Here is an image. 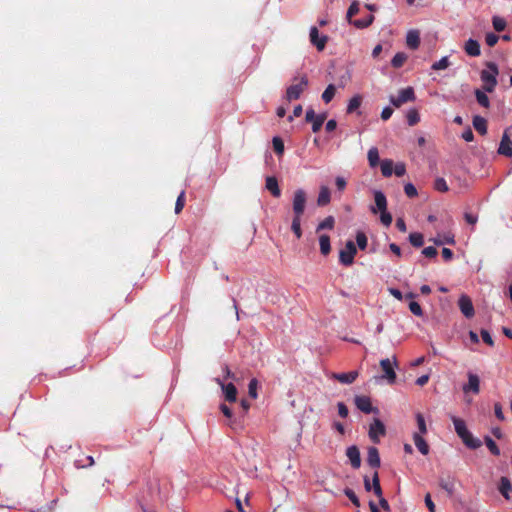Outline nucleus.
<instances>
[{
  "label": "nucleus",
  "instance_id": "nucleus-27",
  "mask_svg": "<svg viewBox=\"0 0 512 512\" xmlns=\"http://www.w3.org/2000/svg\"><path fill=\"white\" fill-rule=\"evenodd\" d=\"M472 123L478 133L481 135H485L487 133V121L484 117L476 115L473 117Z\"/></svg>",
  "mask_w": 512,
  "mask_h": 512
},
{
  "label": "nucleus",
  "instance_id": "nucleus-41",
  "mask_svg": "<svg viewBox=\"0 0 512 512\" xmlns=\"http://www.w3.org/2000/svg\"><path fill=\"white\" fill-rule=\"evenodd\" d=\"M484 441H485L487 448L493 455H495V456L500 455V450H499L498 446L496 445L495 441L491 437L485 436Z\"/></svg>",
  "mask_w": 512,
  "mask_h": 512
},
{
  "label": "nucleus",
  "instance_id": "nucleus-44",
  "mask_svg": "<svg viewBox=\"0 0 512 512\" xmlns=\"http://www.w3.org/2000/svg\"><path fill=\"white\" fill-rule=\"evenodd\" d=\"M358 12H359V3H358V1L355 0L351 3L350 7L348 8L347 14H346V18L350 24H351V22L354 21V20H352V17L354 15H356Z\"/></svg>",
  "mask_w": 512,
  "mask_h": 512
},
{
  "label": "nucleus",
  "instance_id": "nucleus-4",
  "mask_svg": "<svg viewBox=\"0 0 512 512\" xmlns=\"http://www.w3.org/2000/svg\"><path fill=\"white\" fill-rule=\"evenodd\" d=\"M357 254V247L352 240H348L345 248L339 252V262L344 266H351L354 263V257Z\"/></svg>",
  "mask_w": 512,
  "mask_h": 512
},
{
  "label": "nucleus",
  "instance_id": "nucleus-30",
  "mask_svg": "<svg viewBox=\"0 0 512 512\" xmlns=\"http://www.w3.org/2000/svg\"><path fill=\"white\" fill-rule=\"evenodd\" d=\"M319 245L321 253L326 256L331 251L330 237L326 234H322L319 237Z\"/></svg>",
  "mask_w": 512,
  "mask_h": 512
},
{
  "label": "nucleus",
  "instance_id": "nucleus-53",
  "mask_svg": "<svg viewBox=\"0 0 512 512\" xmlns=\"http://www.w3.org/2000/svg\"><path fill=\"white\" fill-rule=\"evenodd\" d=\"M409 309H410L411 313H413L415 316H419V317L423 316V310L418 302L411 301L409 303Z\"/></svg>",
  "mask_w": 512,
  "mask_h": 512
},
{
  "label": "nucleus",
  "instance_id": "nucleus-45",
  "mask_svg": "<svg viewBox=\"0 0 512 512\" xmlns=\"http://www.w3.org/2000/svg\"><path fill=\"white\" fill-rule=\"evenodd\" d=\"M492 24H493V28L497 32H502L506 28V21L503 18L499 17V16H494L493 17Z\"/></svg>",
  "mask_w": 512,
  "mask_h": 512
},
{
  "label": "nucleus",
  "instance_id": "nucleus-3",
  "mask_svg": "<svg viewBox=\"0 0 512 512\" xmlns=\"http://www.w3.org/2000/svg\"><path fill=\"white\" fill-rule=\"evenodd\" d=\"M307 202V193L302 188L295 190L292 201V209L294 216H301L304 214Z\"/></svg>",
  "mask_w": 512,
  "mask_h": 512
},
{
  "label": "nucleus",
  "instance_id": "nucleus-1",
  "mask_svg": "<svg viewBox=\"0 0 512 512\" xmlns=\"http://www.w3.org/2000/svg\"><path fill=\"white\" fill-rule=\"evenodd\" d=\"M452 421L457 435L468 448L477 449L482 445V442L478 438H474L472 433L467 429L464 420L453 416Z\"/></svg>",
  "mask_w": 512,
  "mask_h": 512
},
{
  "label": "nucleus",
  "instance_id": "nucleus-52",
  "mask_svg": "<svg viewBox=\"0 0 512 512\" xmlns=\"http://www.w3.org/2000/svg\"><path fill=\"white\" fill-rule=\"evenodd\" d=\"M344 494L350 499V501L356 506V507H359L360 506V501H359V498L357 497V495L355 494V492L350 489V488H346L344 490Z\"/></svg>",
  "mask_w": 512,
  "mask_h": 512
},
{
  "label": "nucleus",
  "instance_id": "nucleus-6",
  "mask_svg": "<svg viewBox=\"0 0 512 512\" xmlns=\"http://www.w3.org/2000/svg\"><path fill=\"white\" fill-rule=\"evenodd\" d=\"M380 366L384 372L382 378L386 379L388 383L393 384L396 381V373L394 371V366L397 367V359L394 356L393 362L389 358L382 359L380 361Z\"/></svg>",
  "mask_w": 512,
  "mask_h": 512
},
{
  "label": "nucleus",
  "instance_id": "nucleus-64",
  "mask_svg": "<svg viewBox=\"0 0 512 512\" xmlns=\"http://www.w3.org/2000/svg\"><path fill=\"white\" fill-rule=\"evenodd\" d=\"M393 114V109L389 106L383 108L382 112H381V118L382 120L386 121L388 120Z\"/></svg>",
  "mask_w": 512,
  "mask_h": 512
},
{
  "label": "nucleus",
  "instance_id": "nucleus-31",
  "mask_svg": "<svg viewBox=\"0 0 512 512\" xmlns=\"http://www.w3.org/2000/svg\"><path fill=\"white\" fill-rule=\"evenodd\" d=\"M374 21L373 15H368L366 18L363 19H357L351 22V24L356 27L357 29H364L369 27Z\"/></svg>",
  "mask_w": 512,
  "mask_h": 512
},
{
  "label": "nucleus",
  "instance_id": "nucleus-61",
  "mask_svg": "<svg viewBox=\"0 0 512 512\" xmlns=\"http://www.w3.org/2000/svg\"><path fill=\"white\" fill-rule=\"evenodd\" d=\"M424 500H425V504H426L427 508L429 509V511L430 512H436L435 504L432 501L431 495L429 493H427L425 495V499Z\"/></svg>",
  "mask_w": 512,
  "mask_h": 512
},
{
  "label": "nucleus",
  "instance_id": "nucleus-51",
  "mask_svg": "<svg viewBox=\"0 0 512 512\" xmlns=\"http://www.w3.org/2000/svg\"><path fill=\"white\" fill-rule=\"evenodd\" d=\"M274 151L281 155L284 152V143L281 138L274 137L272 140Z\"/></svg>",
  "mask_w": 512,
  "mask_h": 512
},
{
  "label": "nucleus",
  "instance_id": "nucleus-14",
  "mask_svg": "<svg viewBox=\"0 0 512 512\" xmlns=\"http://www.w3.org/2000/svg\"><path fill=\"white\" fill-rule=\"evenodd\" d=\"M467 377L468 382L463 385L464 393L472 392L474 394H478L480 391V379L478 375L468 372Z\"/></svg>",
  "mask_w": 512,
  "mask_h": 512
},
{
  "label": "nucleus",
  "instance_id": "nucleus-35",
  "mask_svg": "<svg viewBox=\"0 0 512 512\" xmlns=\"http://www.w3.org/2000/svg\"><path fill=\"white\" fill-rule=\"evenodd\" d=\"M406 60H407V55L404 52H398L392 58L391 65L394 68H400L403 66V64L405 63Z\"/></svg>",
  "mask_w": 512,
  "mask_h": 512
},
{
  "label": "nucleus",
  "instance_id": "nucleus-21",
  "mask_svg": "<svg viewBox=\"0 0 512 512\" xmlns=\"http://www.w3.org/2000/svg\"><path fill=\"white\" fill-rule=\"evenodd\" d=\"M367 463L372 468H378L380 466L379 451L376 447H369L367 452Z\"/></svg>",
  "mask_w": 512,
  "mask_h": 512
},
{
  "label": "nucleus",
  "instance_id": "nucleus-54",
  "mask_svg": "<svg viewBox=\"0 0 512 512\" xmlns=\"http://www.w3.org/2000/svg\"><path fill=\"white\" fill-rule=\"evenodd\" d=\"M392 215L387 211H381L380 212V221L385 226H390L392 223Z\"/></svg>",
  "mask_w": 512,
  "mask_h": 512
},
{
  "label": "nucleus",
  "instance_id": "nucleus-56",
  "mask_svg": "<svg viewBox=\"0 0 512 512\" xmlns=\"http://www.w3.org/2000/svg\"><path fill=\"white\" fill-rule=\"evenodd\" d=\"M404 192L410 198L417 196V189L412 183L405 184Z\"/></svg>",
  "mask_w": 512,
  "mask_h": 512
},
{
  "label": "nucleus",
  "instance_id": "nucleus-60",
  "mask_svg": "<svg viewBox=\"0 0 512 512\" xmlns=\"http://www.w3.org/2000/svg\"><path fill=\"white\" fill-rule=\"evenodd\" d=\"M337 408H338V414L340 417L346 418L348 416V413H349L348 408L343 402H339L337 404Z\"/></svg>",
  "mask_w": 512,
  "mask_h": 512
},
{
  "label": "nucleus",
  "instance_id": "nucleus-17",
  "mask_svg": "<svg viewBox=\"0 0 512 512\" xmlns=\"http://www.w3.org/2000/svg\"><path fill=\"white\" fill-rule=\"evenodd\" d=\"M346 456L348 457L353 468L358 469L361 465V457L359 449L353 445L347 448Z\"/></svg>",
  "mask_w": 512,
  "mask_h": 512
},
{
  "label": "nucleus",
  "instance_id": "nucleus-5",
  "mask_svg": "<svg viewBox=\"0 0 512 512\" xmlns=\"http://www.w3.org/2000/svg\"><path fill=\"white\" fill-rule=\"evenodd\" d=\"M389 100L393 106L399 108L403 104L415 100L414 89L412 87L401 89L397 96H390Z\"/></svg>",
  "mask_w": 512,
  "mask_h": 512
},
{
  "label": "nucleus",
  "instance_id": "nucleus-24",
  "mask_svg": "<svg viewBox=\"0 0 512 512\" xmlns=\"http://www.w3.org/2000/svg\"><path fill=\"white\" fill-rule=\"evenodd\" d=\"M331 200V193L327 186H321L317 198V205L318 206H326L330 203Z\"/></svg>",
  "mask_w": 512,
  "mask_h": 512
},
{
  "label": "nucleus",
  "instance_id": "nucleus-9",
  "mask_svg": "<svg viewBox=\"0 0 512 512\" xmlns=\"http://www.w3.org/2000/svg\"><path fill=\"white\" fill-rule=\"evenodd\" d=\"M511 130H512V126L505 129V131L502 135L501 141H500L499 148H498V153L500 155H503L506 157L512 156V140L510 139V135H509V132Z\"/></svg>",
  "mask_w": 512,
  "mask_h": 512
},
{
  "label": "nucleus",
  "instance_id": "nucleus-2",
  "mask_svg": "<svg viewBox=\"0 0 512 512\" xmlns=\"http://www.w3.org/2000/svg\"><path fill=\"white\" fill-rule=\"evenodd\" d=\"M487 69H484L480 73V79L483 82L482 88L489 93H492L497 86V76L499 70L494 62H488L486 64Z\"/></svg>",
  "mask_w": 512,
  "mask_h": 512
},
{
  "label": "nucleus",
  "instance_id": "nucleus-15",
  "mask_svg": "<svg viewBox=\"0 0 512 512\" xmlns=\"http://www.w3.org/2000/svg\"><path fill=\"white\" fill-rule=\"evenodd\" d=\"M215 381L221 386L225 399L229 402H235L237 398V389L233 383L225 384L220 378Z\"/></svg>",
  "mask_w": 512,
  "mask_h": 512
},
{
  "label": "nucleus",
  "instance_id": "nucleus-46",
  "mask_svg": "<svg viewBox=\"0 0 512 512\" xmlns=\"http://www.w3.org/2000/svg\"><path fill=\"white\" fill-rule=\"evenodd\" d=\"M416 422H417L418 431H419L418 433L421 435L426 434L427 433L426 422H425L424 416L421 413L416 414Z\"/></svg>",
  "mask_w": 512,
  "mask_h": 512
},
{
  "label": "nucleus",
  "instance_id": "nucleus-63",
  "mask_svg": "<svg viewBox=\"0 0 512 512\" xmlns=\"http://www.w3.org/2000/svg\"><path fill=\"white\" fill-rule=\"evenodd\" d=\"M464 218H465V221L468 223V224H471V225H475L478 221V216L477 215H474V214H471V213H468L466 212L464 214Z\"/></svg>",
  "mask_w": 512,
  "mask_h": 512
},
{
  "label": "nucleus",
  "instance_id": "nucleus-7",
  "mask_svg": "<svg viewBox=\"0 0 512 512\" xmlns=\"http://www.w3.org/2000/svg\"><path fill=\"white\" fill-rule=\"evenodd\" d=\"M308 86V79L303 76L299 83L291 85L286 90V97L289 101L297 100L300 98L304 89Z\"/></svg>",
  "mask_w": 512,
  "mask_h": 512
},
{
  "label": "nucleus",
  "instance_id": "nucleus-49",
  "mask_svg": "<svg viewBox=\"0 0 512 512\" xmlns=\"http://www.w3.org/2000/svg\"><path fill=\"white\" fill-rule=\"evenodd\" d=\"M257 387H258L257 379H255V378L251 379L248 384V393H249V396L253 399L257 398Z\"/></svg>",
  "mask_w": 512,
  "mask_h": 512
},
{
  "label": "nucleus",
  "instance_id": "nucleus-18",
  "mask_svg": "<svg viewBox=\"0 0 512 512\" xmlns=\"http://www.w3.org/2000/svg\"><path fill=\"white\" fill-rule=\"evenodd\" d=\"M333 379L338 380L342 384H351L358 377V371H350L347 373H333L331 376Z\"/></svg>",
  "mask_w": 512,
  "mask_h": 512
},
{
  "label": "nucleus",
  "instance_id": "nucleus-28",
  "mask_svg": "<svg viewBox=\"0 0 512 512\" xmlns=\"http://www.w3.org/2000/svg\"><path fill=\"white\" fill-rule=\"evenodd\" d=\"M499 492L502 494V496L505 499H510V492L512 490V485L510 480L507 477H501L500 483H499Z\"/></svg>",
  "mask_w": 512,
  "mask_h": 512
},
{
  "label": "nucleus",
  "instance_id": "nucleus-38",
  "mask_svg": "<svg viewBox=\"0 0 512 512\" xmlns=\"http://www.w3.org/2000/svg\"><path fill=\"white\" fill-rule=\"evenodd\" d=\"M335 93H336V87L333 84H329L326 87V89L324 90V92L322 93V100L325 103H329L335 96Z\"/></svg>",
  "mask_w": 512,
  "mask_h": 512
},
{
  "label": "nucleus",
  "instance_id": "nucleus-50",
  "mask_svg": "<svg viewBox=\"0 0 512 512\" xmlns=\"http://www.w3.org/2000/svg\"><path fill=\"white\" fill-rule=\"evenodd\" d=\"M434 188L440 192H447L449 190L448 185L444 178H437L434 183Z\"/></svg>",
  "mask_w": 512,
  "mask_h": 512
},
{
  "label": "nucleus",
  "instance_id": "nucleus-40",
  "mask_svg": "<svg viewBox=\"0 0 512 512\" xmlns=\"http://www.w3.org/2000/svg\"><path fill=\"white\" fill-rule=\"evenodd\" d=\"M409 242L414 247H421L424 244V238L421 233L414 232L409 235Z\"/></svg>",
  "mask_w": 512,
  "mask_h": 512
},
{
  "label": "nucleus",
  "instance_id": "nucleus-29",
  "mask_svg": "<svg viewBox=\"0 0 512 512\" xmlns=\"http://www.w3.org/2000/svg\"><path fill=\"white\" fill-rule=\"evenodd\" d=\"M474 93H475L476 100L480 106H482L484 108L490 107V100L486 94L487 92L483 88L476 89Z\"/></svg>",
  "mask_w": 512,
  "mask_h": 512
},
{
  "label": "nucleus",
  "instance_id": "nucleus-19",
  "mask_svg": "<svg viewBox=\"0 0 512 512\" xmlns=\"http://www.w3.org/2000/svg\"><path fill=\"white\" fill-rule=\"evenodd\" d=\"M464 50L469 56L472 57H477L481 53L479 42L472 38L465 42Z\"/></svg>",
  "mask_w": 512,
  "mask_h": 512
},
{
  "label": "nucleus",
  "instance_id": "nucleus-43",
  "mask_svg": "<svg viewBox=\"0 0 512 512\" xmlns=\"http://www.w3.org/2000/svg\"><path fill=\"white\" fill-rule=\"evenodd\" d=\"M371 490H373V492L375 493V495L377 497H381L382 496V489H381V486H380L379 476H378L377 472H375L374 475H373Z\"/></svg>",
  "mask_w": 512,
  "mask_h": 512
},
{
  "label": "nucleus",
  "instance_id": "nucleus-57",
  "mask_svg": "<svg viewBox=\"0 0 512 512\" xmlns=\"http://www.w3.org/2000/svg\"><path fill=\"white\" fill-rule=\"evenodd\" d=\"M422 254L427 258H435L437 256V250L433 246H428L422 250Z\"/></svg>",
  "mask_w": 512,
  "mask_h": 512
},
{
  "label": "nucleus",
  "instance_id": "nucleus-16",
  "mask_svg": "<svg viewBox=\"0 0 512 512\" xmlns=\"http://www.w3.org/2000/svg\"><path fill=\"white\" fill-rule=\"evenodd\" d=\"M374 201H375V206L371 207V212L373 214H377L378 212L387 210V199H386L385 194L382 191H380V190L374 191Z\"/></svg>",
  "mask_w": 512,
  "mask_h": 512
},
{
  "label": "nucleus",
  "instance_id": "nucleus-12",
  "mask_svg": "<svg viewBox=\"0 0 512 512\" xmlns=\"http://www.w3.org/2000/svg\"><path fill=\"white\" fill-rule=\"evenodd\" d=\"M309 38L311 44L314 45L318 51L324 50L328 38L325 35L320 36L317 27L312 26L310 28Z\"/></svg>",
  "mask_w": 512,
  "mask_h": 512
},
{
  "label": "nucleus",
  "instance_id": "nucleus-33",
  "mask_svg": "<svg viewBox=\"0 0 512 512\" xmlns=\"http://www.w3.org/2000/svg\"><path fill=\"white\" fill-rule=\"evenodd\" d=\"M291 230L295 234L297 239H300L302 237L301 216H293Z\"/></svg>",
  "mask_w": 512,
  "mask_h": 512
},
{
  "label": "nucleus",
  "instance_id": "nucleus-42",
  "mask_svg": "<svg viewBox=\"0 0 512 512\" xmlns=\"http://www.w3.org/2000/svg\"><path fill=\"white\" fill-rule=\"evenodd\" d=\"M356 243L359 249L365 250L368 245V239L364 232L358 231L356 234Z\"/></svg>",
  "mask_w": 512,
  "mask_h": 512
},
{
  "label": "nucleus",
  "instance_id": "nucleus-55",
  "mask_svg": "<svg viewBox=\"0 0 512 512\" xmlns=\"http://www.w3.org/2000/svg\"><path fill=\"white\" fill-rule=\"evenodd\" d=\"M498 40H499L498 35H496L495 33H492V32L487 33L485 36L486 44L489 47L495 46L497 44Z\"/></svg>",
  "mask_w": 512,
  "mask_h": 512
},
{
  "label": "nucleus",
  "instance_id": "nucleus-23",
  "mask_svg": "<svg viewBox=\"0 0 512 512\" xmlns=\"http://www.w3.org/2000/svg\"><path fill=\"white\" fill-rule=\"evenodd\" d=\"M433 243L437 246H441L444 244H450L453 245L455 243L454 235L451 232H446L444 234H437V236L433 239H431Z\"/></svg>",
  "mask_w": 512,
  "mask_h": 512
},
{
  "label": "nucleus",
  "instance_id": "nucleus-20",
  "mask_svg": "<svg viewBox=\"0 0 512 512\" xmlns=\"http://www.w3.org/2000/svg\"><path fill=\"white\" fill-rule=\"evenodd\" d=\"M455 482V478L452 476L441 477L439 479V486L451 496L455 492Z\"/></svg>",
  "mask_w": 512,
  "mask_h": 512
},
{
  "label": "nucleus",
  "instance_id": "nucleus-36",
  "mask_svg": "<svg viewBox=\"0 0 512 512\" xmlns=\"http://www.w3.org/2000/svg\"><path fill=\"white\" fill-rule=\"evenodd\" d=\"M362 103V97L360 95L353 96L348 103L347 106V113H353L355 110H357Z\"/></svg>",
  "mask_w": 512,
  "mask_h": 512
},
{
  "label": "nucleus",
  "instance_id": "nucleus-39",
  "mask_svg": "<svg viewBox=\"0 0 512 512\" xmlns=\"http://www.w3.org/2000/svg\"><path fill=\"white\" fill-rule=\"evenodd\" d=\"M407 123L409 126H414L420 121L419 113L416 109H410L406 115Z\"/></svg>",
  "mask_w": 512,
  "mask_h": 512
},
{
  "label": "nucleus",
  "instance_id": "nucleus-48",
  "mask_svg": "<svg viewBox=\"0 0 512 512\" xmlns=\"http://www.w3.org/2000/svg\"><path fill=\"white\" fill-rule=\"evenodd\" d=\"M185 205V191L182 190L180 194L177 197L176 203H175V213L178 214L182 211Z\"/></svg>",
  "mask_w": 512,
  "mask_h": 512
},
{
  "label": "nucleus",
  "instance_id": "nucleus-32",
  "mask_svg": "<svg viewBox=\"0 0 512 512\" xmlns=\"http://www.w3.org/2000/svg\"><path fill=\"white\" fill-rule=\"evenodd\" d=\"M394 171L393 161L390 159L382 160L381 162V172L384 177H390Z\"/></svg>",
  "mask_w": 512,
  "mask_h": 512
},
{
  "label": "nucleus",
  "instance_id": "nucleus-22",
  "mask_svg": "<svg viewBox=\"0 0 512 512\" xmlns=\"http://www.w3.org/2000/svg\"><path fill=\"white\" fill-rule=\"evenodd\" d=\"M406 44L411 49H417L420 45V34L417 30H410L406 35Z\"/></svg>",
  "mask_w": 512,
  "mask_h": 512
},
{
  "label": "nucleus",
  "instance_id": "nucleus-8",
  "mask_svg": "<svg viewBox=\"0 0 512 512\" xmlns=\"http://www.w3.org/2000/svg\"><path fill=\"white\" fill-rule=\"evenodd\" d=\"M368 434L370 439L374 443H379L380 437L386 434V428L384 423L380 419L375 418L373 422L370 424Z\"/></svg>",
  "mask_w": 512,
  "mask_h": 512
},
{
  "label": "nucleus",
  "instance_id": "nucleus-62",
  "mask_svg": "<svg viewBox=\"0 0 512 512\" xmlns=\"http://www.w3.org/2000/svg\"><path fill=\"white\" fill-rule=\"evenodd\" d=\"M335 185L339 191H343L346 188L347 182L345 178L338 176L335 179Z\"/></svg>",
  "mask_w": 512,
  "mask_h": 512
},
{
  "label": "nucleus",
  "instance_id": "nucleus-34",
  "mask_svg": "<svg viewBox=\"0 0 512 512\" xmlns=\"http://www.w3.org/2000/svg\"><path fill=\"white\" fill-rule=\"evenodd\" d=\"M368 162L371 167H376L379 163V152L376 147H372L368 151Z\"/></svg>",
  "mask_w": 512,
  "mask_h": 512
},
{
  "label": "nucleus",
  "instance_id": "nucleus-47",
  "mask_svg": "<svg viewBox=\"0 0 512 512\" xmlns=\"http://www.w3.org/2000/svg\"><path fill=\"white\" fill-rule=\"evenodd\" d=\"M450 65L449 58L447 56L442 57L439 61L432 65L433 70H444Z\"/></svg>",
  "mask_w": 512,
  "mask_h": 512
},
{
  "label": "nucleus",
  "instance_id": "nucleus-13",
  "mask_svg": "<svg viewBox=\"0 0 512 512\" xmlns=\"http://www.w3.org/2000/svg\"><path fill=\"white\" fill-rule=\"evenodd\" d=\"M354 403L360 411H362L366 414L379 413L378 408L372 407L371 400L367 396H356L354 398Z\"/></svg>",
  "mask_w": 512,
  "mask_h": 512
},
{
  "label": "nucleus",
  "instance_id": "nucleus-26",
  "mask_svg": "<svg viewBox=\"0 0 512 512\" xmlns=\"http://www.w3.org/2000/svg\"><path fill=\"white\" fill-rule=\"evenodd\" d=\"M413 440L415 446L417 447L421 454L427 455L429 453V445L427 444V442L425 441L421 434L414 433Z\"/></svg>",
  "mask_w": 512,
  "mask_h": 512
},
{
  "label": "nucleus",
  "instance_id": "nucleus-25",
  "mask_svg": "<svg viewBox=\"0 0 512 512\" xmlns=\"http://www.w3.org/2000/svg\"><path fill=\"white\" fill-rule=\"evenodd\" d=\"M266 189L271 192L274 197H280L281 190L278 185V181L274 176H268L266 178Z\"/></svg>",
  "mask_w": 512,
  "mask_h": 512
},
{
  "label": "nucleus",
  "instance_id": "nucleus-37",
  "mask_svg": "<svg viewBox=\"0 0 512 512\" xmlns=\"http://www.w3.org/2000/svg\"><path fill=\"white\" fill-rule=\"evenodd\" d=\"M334 224H335L334 217L328 216L318 224L316 231L318 232L320 230H325V229L332 230L334 228Z\"/></svg>",
  "mask_w": 512,
  "mask_h": 512
},
{
  "label": "nucleus",
  "instance_id": "nucleus-58",
  "mask_svg": "<svg viewBox=\"0 0 512 512\" xmlns=\"http://www.w3.org/2000/svg\"><path fill=\"white\" fill-rule=\"evenodd\" d=\"M480 334H481L482 340H483L486 344H488L489 346H493V345H494V341H493V339H492V337H491L490 333H489L487 330L482 329V330H481V332H480Z\"/></svg>",
  "mask_w": 512,
  "mask_h": 512
},
{
  "label": "nucleus",
  "instance_id": "nucleus-59",
  "mask_svg": "<svg viewBox=\"0 0 512 512\" xmlns=\"http://www.w3.org/2000/svg\"><path fill=\"white\" fill-rule=\"evenodd\" d=\"M405 172H406V167H405L404 163H397L394 166L393 173H395L396 176L401 177L405 174Z\"/></svg>",
  "mask_w": 512,
  "mask_h": 512
},
{
  "label": "nucleus",
  "instance_id": "nucleus-10",
  "mask_svg": "<svg viewBox=\"0 0 512 512\" xmlns=\"http://www.w3.org/2000/svg\"><path fill=\"white\" fill-rule=\"evenodd\" d=\"M325 119H326L325 113L316 115L312 108H309L306 111L305 120L307 122L312 123V131L314 133L318 132L321 129Z\"/></svg>",
  "mask_w": 512,
  "mask_h": 512
},
{
  "label": "nucleus",
  "instance_id": "nucleus-11",
  "mask_svg": "<svg viewBox=\"0 0 512 512\" xmlns=\"http://www.w3.org/2000/svg\"><path fill=\"white\" fill-rule=\"evenodd\" d=\"M458 306L466 318H472L475 315L474 306L469 296L461 295L458 300Z\"/></svg>",
  "mask_w": 512,
  "mask_h": 512
}]
</instances>
